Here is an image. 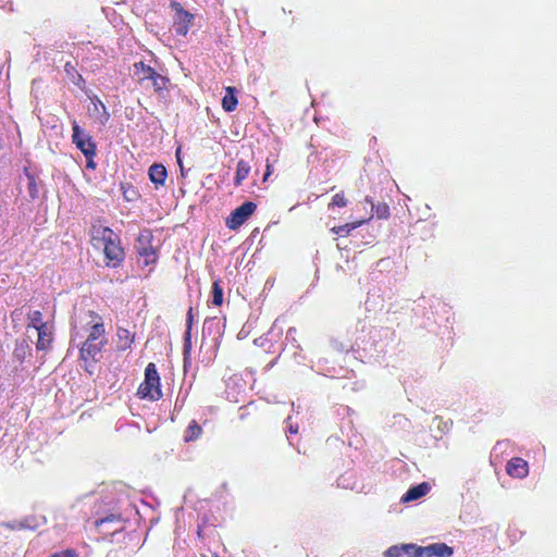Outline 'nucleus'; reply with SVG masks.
I'll return each mask as SVG.
<instances>
[{"instance_id":"15","label":"nucleus","mask_w":557,"mask_h":557,"mask_svg":"<svg viewBox=\"0 0 557 557\" xmlns=\"http://www.w3.org/2000/svg\"><path fill=\"white\" fill-rule=\"evenodd\" d=\"M431 490V486L428 482H422L416 486L410 487L401 497L403 503H409L417 500L423 496H425Z\"/></svg>"},{"instance_id":"27","label":"nucleus","mask_w":557,"mask_h":557,"mask_svg":"<svg viewBox=\"0 0 557 557\" xmlns=\"http://www.w3.org/2000/svg\"><path fill=\"white\" fill-rule=\"evenodd\" d=\"M401 548H405L403 552L404 557H423L422 546L417 544H403Z\"/></svg>"},{"instance_id":"18","label":"nucleus","mask_w":557,"mask_h":557,"mask_svg":"<svg viewBox=\"0 0 557 557\" xmlns=\"http://www.w3.org/2000/svg\"><path fill=\"white\" fill-rule=\"evenodd\" d=\"M373 218V213L366 220H359L350 223H346L344 225L334 226L331 228V232L335 235H348L351 231L360 227L366 222L370 221Z\"/></svg>"},{"instance_id":"32","label":"nucleus","mask_w":557,"mask_h":557,"mask_svg":"<svg viewBox=\"0 0 557 557\" xmlns=\"http://www.w3.org/2000/svg\"><path fill=\"white\" fill-rule=\"evenodd\" d=\"M50 557H77V553L73 548L64 549L53 554Z\"/></svg>"},{"instance_id":"26","label":"nucleus","mask_w":557,"mask_h":557,"mask_svg":"<svg viewBox=\"0 0 557 557\" xmlns=\"http://www.w3.org/2000/svg\"><path fill=\"white\" fill-rule=\"evenodd\" d=\"M30 354V347L26 342H23L21 344H16L13 357L18 360L20 362H23L26 357Z\"/></svg>"},{"instance_id":"19","label":"nucleus","mask_w":557,"mask_h":557,"mask_svg":"<svg viewBox=\"0 0 557 557\" xmlns=\"http://www.w3.org/2000/svg\"><path fill=\"white\" fill-rule=\"evenodd\" d=\"M92 114L102 125H104L110 119V114L104 103L98 98L92 99Z\"/></svg>"},{"instance_id":"16","label":"nucleus","mask_w":557,"mask_h":557,"mask_svg":"<svg viewBox=\"0 0 557 557\" xmlns=\"http://www.w3.org/2000/svg\"><path fill=\"white\" fill-rule=\"evenodd\" d=\"M64 72L75 86H77L82 90L85 89L86 82H85L84 77L79 74V72L77 71L75 64H73L72 62H66L64 64Z\"/></svg>"},{"instance_id":"3","label":"nucleus","mask_w":557,"mask_h":557,"mask_svg":"<svg viewBox=\"0 0 557 557\" xmlns=\"http://www.w3.org/2000/svg\"><path fill=\"white\" fill-rule=\"evenodd\" d=\"M136 395L140 399L157 401L162 398L160 375L153 362H149L145 369V380L140 383Z\"/></svg>"},{"instance_id":"10","label":"nucleus","mask_w":557,"mask_h":557,"mask_svg":"<svg viewBox=\"0 0 557 557\" xmlns=\"http://www.w3.org/2000/svg\"><path fill=\"white\" fill-rule=\"evenodd\" d=\"M36 331L38 336L36 342L37 350H49L53 343V325L47 323L46 325L37 327Z\"/></svg>"},{"instance_id":"33","label":"nucleus","mask_w":557,"mask_h":557,"mask_svg":"<svg viewBox=\"0 0 557 557\" xmlns=\"http://www.w3.org/2000/svg\"><path fill=\"white\" fill-rule=\"evenodd\" d=\"M194 322L193 307H189L186 314V330H191Z\"/></svg>"},{"instance_id":"14","label":"nucleus","mask_w":557,"mask_h":557,"mask_svg":"<svg viewBox=\"0 0 557 557\" xmlns=\"http://www.w3.org/2000/svg\"><path fill=\"white\" fill-rule=\"evenodd\" d=\"M116 348L120 351H125L132 347L135 342L136 334L126 327L119 326L116 330Z\"/></svg>"},{"instance_id":"1","label":"nucleus","mask_w":557,"mask_h":557,"mask_svg":"<svg viewBox=\"0 0 557 557\" xmlns=\"http://www.w3.org/2000/svg\"><path fill=\"white\" fill-rule=\"evenodd\" d=\"M85 320L75 332V336H79L81 331L85 334V339L79 346V358L85 363L94 364L100 360L101 352L108 344L106 326L102 317L94 310L86 312Z\"/></svg>"},{"instance_id":"31","label":"nucleus","mask_w":557,"mask_h":557,"mask_svg":"<svg viewBox=\"0 0 557 557\" xmlns=\"http://www.w3.org/2000/svg\"><path fill=\"white\" fill-rule=\"evenodd\" d=\"M191 330H186L184 333V351L187 354L191 347Z\"/></svg>"},{"instance_id":"35","label":"nucleus","mask_w":557,"mask_h":557,"mask_svg":"<svg viewBox=\"0 0 557 557\" xmlns=\"http://www.w3.org/2000/svg\"><path fill=\"white\" fill-rule=\"evenodd\" d=\"M95 157H86L87 160V168L95 169L96 164L94 162Z\"/></svg>"},{"instance_id":"38","label":"nucleus","mask_w":557,"mask_h":557,"mask_svg":"<svg viewBox=\"0 0 557 557\" xmlns=\"http://www.w3.org/2000/svg\"><path fill=\"white\" fill-rule=\"evenodd\" d=\"M289 431H290V433H297V429H295V428H290Z\"/></svg>"},{"instance_id":"36","label":"nucleus","mask_w":557,"mask_h":557,"mask_svg":"<svg viewBox=\"0 0 557 557\" xmlns=\"http://www.w3.org/2000/svg\"><path fill=\"white\" fill-rule=\"evenodd\" d=\"M84 136H89L88 134H86L82 128L81 126L78 125V139L79 140H84Z\"/></svg>"},{"instance_id":"39","label":"nucleus","mask_w":557,"mask_h":557,"mask_svg":"<svg viewBox=\"0 0 557 557\" xmlns=\"http://www.w3.org/2000/svg\"><path fill=\"white\" fill-rule=\"evenodd\" d=\"M15 314H17V310L12 311V317H14Z\"/></svg>"},{"instance_id":"8","label":"nucleus","mask_w":557,"mask_h":557,"mask_svg":"<svg viewBox=\"0 0 557 557\" xmlns=\"http://www.w3.org/2000/svg\"><path fill=\"white\" fill-rule=\"evenodd\" d=\"M103 253L107 267L116 268L123 262L125 252L119 236L116 237V240H112L109 243V245H106V248H103Z\"/></svg>"},{"instance_id":"17","label":"nucleus","mask_w":557,"mask_h":557,"mask_svg":"<svg viewBox=\"0 0 557 557\" xmlns=\"http://www.w3.org/2000/svg\"><path fill=\"white\" fill-rule=\"evenodd\" d=\"M236 88L235 87H226L225 88V95L222 99V108L226 112H233L238 103L237 97H236Z\"/></svg>"},{"instance_id":"4","label":"nucleus","mask_w":557,"mask_h":557,"mask_svg":"<svg viewBox=\"0 0 557 557\" xmlns=\"http://www.w3.org/2000/svg\"><path fill=\"white\" fill-rule=\"evenodd\" d=\"M170 8L174 12L173 28L176 35L185 37L194 25L195 15L186 11L183 5L172 0Z\"/></svg>"},{"instance_id":"30","label":"nucleus","mask_w":557,"mask_h":557,"mask_svg":"<svg viewBox=\"0 0 557 557\" xmlns=\"http://www.w3.org/2000/svg\"><path fill=\"white\" fill-rule=\"evenodd\" d=\"M404 549L400 545H393L385 552V555L387 557H404L401 552Z\"/></svg>"},{"instance_id":"23","label":"nucleus","mask_w":557,"mask_h":557,"mask_svg":"<svg viewBox=\"0 0 557 557\" xmlns=\"http://www.w3.org/2000/svg\"><path fill=\"white\" fill-rule=\"evenodd\" d=\"M368 203L371 205V210L375 212V215L377 219L385 220L389 218V207L385 202H380L377 205H374L371 197H366L364 199Z\"/></svg>"},{"instance_id":"34","label":"nucleus","mask_w":557,"mask_h":557,"mask_svg":"<svg viewBox=\"0 0 557 557\" xmlns=\"http://www.w3.org/2000/svg\"><path fill=\"white\" fill-rule=\"evenodd\" d=\"M272 172H273L272 164H270V162L267 161V170H265V173L263 175V182H265L269 178V176L272 174Z\"/></svg>"},{"instance_id":"7","label":"nucleus","mask_w":557,"mask_h":557,"mask_svg":"<svg viewBox=\"0 0 557 557\" xmlns=\"http://www.w3.org/2000/svg\"><path fill=\"white\" fill-rule=\"evenodd\" d=\"M117 236L110 227L104 226L99 221L92 223L90 227V243L95 248H106V245L116 240Z\"/></svg>"},{"instance_id":"28","label":"nucleus","mask_w":557,"mask_h":557,"mask_svg":"<svg viewBox=\"0 0 557 557\" xmlns=\"http://www.w3.org/2000/svg\"><path fill=\"white\" fill-rule=\"evenodd\" d=\"M348 203V200L344 194V191L337 193L333 196L331 202L329 203V208L339 207L344 208Z\"/></svg>"},{"instance_id":"2","label":"nucleus","mask_w":557,"mask_h":557,"mask_svg":"<svg viewBox=\"0 0 557 557\" xmlns=\"http://www.w3.org/2000/svg\"><path fill=\"white\" fill-rule=\"evenodd\" d=\"M134 78L143 88L152 87L154 94L165 99L169 94L171 81L168 76L161 75L150 65L145 64L143 61L134 63Z\"/></svg>"},{"instance_id":"6","label":"nucleus","mask_w":557,"mask_h":557,"mask_svg":"<svg viewBox=\"0 0 557 557\" xmlns=\"http://www.w3.org/2000/svg\"><path fill=\"white\" fill-rule=\"evenodd\" d=\"M257 205L252 201H246L235 210L226 219L225 224L230 230H237L256 211Z\"/></svg>"},{"instance_id":"5","label":"nucleus","mask_w":557,"mask_h":557,"mask_svg":"<svg viewBox=\"0 0 557 557\" xmlns=\"http://www.w3.org/2000/svg\"><path fill=\"white\" fill-rule=\"evenodd\" d=\"M153 235L150 230H144L137 237V253L143 258L145 267L154 264L158 260L157 249L152 246Z\"/></svg>"},{"instance_id":"25","label":"nucleus","mask_w":557,"mask_h":557,"mask_svg":"<svg viewBox=\"0 0 557 557\" xmlns=\"http://www.w3.org/2000/svg\"><path fill=\"white\" fill-rule=\"evenodd\" d=\"M223 304V288L219 280L212 283V305L220 307Z\"/></svg>"},{"instance_id":"29","label":"nucleus","mask_w":557,"mask_h":557,"mask_svg":"<svg viewBox=\"0 0 557 557\" xmlns=\"http://www.w3.org/2000/svg\"><path fill=\"white\" fill-rule=\"evenodd\" d=\"M121 189L126 201H134L138 197L137 190L131 184H122Z\"/></svg>"},{"instance_id":"20","label":"nucleus","mask_w":557,"mask_h":557,"mask_svg":"<svg viewBox=\"0 0 557 557\" xmlns=\"http://www.w3.org/2000/svg\"><path fill=\"white\" fill-rule=\"evenodd\" d=\"M250 172V165L245 160H239L236 165V173L234 177V184L240 186L242 183L248 177Z\"/></svg>"},{"instance_id":"37","label":"nucleus","mask_w":557,"mask_h":557,"mask_svg":"<svg viewBox=\"0 0 557 557\" xmlns=\"http://www.w3.org/2000/svg\"><path fill=\"white\" fill-rule=\"evenodd\" d=\"M197 535H198L199 539H203V529H202V527H198Z\"/></svg>"},{"instance_id":"12","label":"nucleus","mask_w":557,"mask_h":557,"mask_svg":"<svg viewBox=\"0 0 557 557\" xmlns=\"http://www.w3.org/2000/svg\"><path fill=\"white\" fill-rule=\"evenodd\" d=\"M423 557H451L454 549L445 543H433L422 546Z\"/></svg>"},{"instance_id":"21","label":"nucleus","mask_w":557,"mask_h":557,"mask_svg":"<svg viewBox=\"0 0 557 557\" xmlns=\"http://www.w3.org/2000/svg\"><path fill=\"white\" fill-rule=\"evenodd\" d=\"M24 174L27 180V193L32 199H36L39 196V186L37 184V177L27 168L24 169Z\"/></svg>"},{"instance_id":"24","label":"nucleus","mask_w":557,"mask_h":557,"mask_svg":"<svg viewBox=\"0 0 557 557\" xmlns=\"http://www.w3.org/2000/svg\"><path fill=\"white\" fill-rule=\"evenodd\" d=\"M48 322L42 320V313L39 310H34L27 313V327L37 329L41 325H46Z\"/></svg>"},{"instance_id":"9","label":"nucleus","mask_w":557,"mask_h":557,"mask_svg":"<svg viewBox=\"0 0 557 557\" xmlns=\"http://www.w3.org/2000/svg\"><path fill=\"white\" fill-rule=\"evenodd\" d=\"M72 141L83 152L85 157H96L97 147L91 136H84V140L78 139V124L76 121L72 123Z\"/></svg>"},{"instance_id":"22","label":"nucleus","mask_w":557,"mask_h":557,"mask_svg":"<svg viewBox=\"0 0 557 557\" xmlns=\"http://www.w3.org/2000/svg\"><path fill=\"white\" fill-rule=\"evenodd\" d=\"M202 435V428L196 420H191L184 433V441L186 443L197 441Z\"/></svg>"},{"instance_id":"11","label":"nucleus","mask_w":557,"mask_h":557,"mask_svg":"<svg viewBox=\"0 0 557 557\" xmlns=\"http://www.w3.org/2000/svg\"><path fill=\"white\" fill-rule=\"evenodd\" d=\"M506 472L511 478L523 479L529 473L528 461L520 457H513L507 462Z\"/></svg>"},{"instance_id":"13","label":"nucleus","mask_w":557,"mask_h":557,"mask_svg":"<svg viewBox=\"0 0 557 557\" xmlns=\"http://www.w3.org/2000/svg\"><path fill=\"white\" fill-rule=\"evenodd\" d=\"M148 175L156 189H158L159 187L164 186L168 177V171L163 164L153 163L149 166Z\"/></svg>"}]
</instances>
